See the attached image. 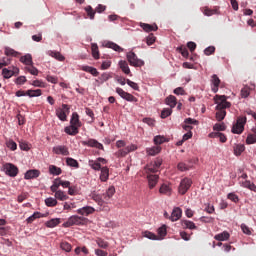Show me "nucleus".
<instances>
[{"instance_id":"1","label":"nucleus","mask_w":256,"mask_h":256,"mask_svg":"<svg viewBox=\"0 0 256 256\" xmlns=\"http://www.w3.org/2000/svg\"><path fill=\"white\" fill-rule=\"evenodd\" d=\"M214 99L217 105L216 119L217 121H223L227 116V111H225V109H229V107H231V102L227 101V96L225 95H216Z\"/></svg>"},{"instance_id":"2","label":"nucleus","mask_w":256,"mask_h":256,"mask_svg":"<svg viewBox=\"0 0 256 256\" xmlns=\"http://www.w3.org/2000/svg\"><path fill=\"white\" fill-rule=\"evenodd\" d=\"M89 219L83 217V216H78V215H73L68 218L66 222L63 223V227H73V225H87Z\"/></svg>"},{"instance_id":"3","label":"nucleus","mask_w":256,"mask_h":256,"mask_svg":"<svg viewBox=\"0 0 256 256\" xmlns=\"http://www.w3.org/2000/svg\"><path fill=\"white\" fill-rule=\"evenodd\" d=\"M247 123V117H238L236 123L232 127V133L235 135H241L245 131V124Z\"/></svg>"},{"instance_id":"4","label":"nucleus","mask_w":256,"mask_h":256,"mask_svg":"<svg viewBox=\"0 0 256 256\" xmlns=\"http://www.w3.org/2000/svg\"><path fill=\"white\" fill-rule=\"evenodd\" d=\"M126 57L132 67H143V65H145V61L139 59L135 52H128Z\"/></svg>"},{"instance_id":"5","label":"nucleus","mask_w":256,"mask_h":256,"mask_svg":"<svg viewBox=\"0 0 256 256\" xmlns=\"http://www.w3.org/2000/svg\"><path fill=\"white\" fill-rule=\"evenodd\" d=\"M191 185H193V180L190 178L182 179L178 187V193H180V195H185V193L191 189Z\"/></svg>"},{"instance_id":"6","label":"nucleus","mask_w":256,"mask_h":256,"mask_svg":"<svg viewBox=\"0 0 256 256\" xmlns=\"http://www.w3.org/2000/svg\"><path fill=\"white\" fill-rule=\"evenodd\" d=\"M116 93L125 101H129L130 103H137V98L133 96L131 93L126 92L122 88H116Z\"/></svg>"},{"instance_id":"7","label":"nucleus","mask_w":256,"mask_h":256,"mask_svg":"<svg viewBox=\"0 0 256 256\" xmlns=\"http://www.w3.org/2000/svg\"><path fill=\"white\" fill-rule=\"evenodd\" d=\"M4 171L9 177H17V175L19 174V168H17V166L12 163L4 164Z\"/></svg>"},{"instance_id":"8","label":"nucleus","mask_w":256,"mask_h":256,"mask_svg":"<svg viewBox=\"0 0 256 256\" xmlns=\"http://www.w3.org/2000/svg\"><path fill=\"white\" fill-rule=\"evenodd\" d=\"M53 153L55 155H64L67 156L69 155V148L65 145H58L52 148Z\"/></svg>"},{"instance_id":"9","label":"nucleus","mask_w":256,"mask_h":256,"mask_svg":"<svg viewBox=\"0 0 256 256\" xmlns=\"http://www.w3.org/2000/svg\"><path fill=\"white\" fill-rule=\"evenodd\" d=\"M82 145H86L87 147H95V149H100L103 151V144L99 143V141L95 139H89L87 141H82Z\"/></svg>"},{"instance_id":"10","label":"nucleus","mask_w":256,"mask_h":256,"mask_svg":"<svg viewBox=\"0 0 256 256\" xmlns=\"http://www.w3.org/2000/svg\"><path fill=\"white\" fill-rule=\"evenodd\" d=\"M147 179H148L149 189H154V187H156L157 183L159 182V175L148 174Z\"/></svg>"},{"instance_id":"11","label":"nucleus","mask_w":256,"mask_h":256,"mask_svg":"<svg viewBox=\"0 0 256 256\" xmlns=\"http://www.w3.org/2000/svg\"><path fill=\"white\" fill-rule=\"evenodd\" d=\"M78 215H85L86 217L89 215H93V213H95V208L91 207V206H85L82 208H79L77 210Z\"/></svg>"},{"instance_id":"12","label":"nucleus","mask_w":256,"mask_h":256,"mask_svg":"<svg viewBox=\"0 0 256 256\" xmlns=\"http://www.w3.org/2000/svg\"><path fill=\"white\" fill-rule=\"evenodd\" d=\"M90 197L93 201H95V203H97V205H99L100 207H103V204L105 203V201H107L103 195H99L95 192H92L90 194Z\"/></svg>"},{"instance_id":"13","label":"nucleus","mask_w":256,"mask_h":256,"mask_svg":"<svg viewBox=\"0 0 256 256\" xmlns=\"http://www.w3.org/2000/svg\"><path fill=\"white\" fill-rule=\"evenodd\" d=\"M211 83L213 93H217V91H219V85H221V79H219L217 74L212 75Z\"/></svg>"},{"instance_id":"14","label":"nucleus","mask_w":256,"mask_h":256,"mask_svg":"<svg viewBox=\"0 0 256 256\" xmlns=\"http://www.w3.org/2000/svg\"><path fill=\"white\" fill-rule=\"evenodd\" d=\"M181 215H183V211L181 210V208L176 207L172 211V214L170 216V220L173 221V222L179 221V219H181Z\"/></svg>"},{"instance_id":"15","label":"nucleus","mask_w":256,"mask_h":256,"mask_svg":"<svg viewBox=\"0 0 256 256\" xmlns=\"http://www.w3.org/2000/svg\"><path fill=\"white\" fill-rule=\"evenodd\" d=\"M41 175V172L37 169H34V170H28L26 173H25V176H24V179H37V177H39Z\"/></svg>"},{"instance_id":"16","label":"nucleus","mask_w":256,"mask_h":256,"mask_svg":"<svg viewBox=\"0 0 256 256\" xmlns=\"http://www.w3.org/2000/svg\"><path fill=\"white\" fill-rule=\"evenodd\" d=\"M70 125L77 127L78 129L81 127V120H79V114H77V112L72 114Z\"/></svg>"},{"instance_id":"17","label":"nucleus","mask_w":256,"mask_h":256,"mask_svg":"<svg viewBox=\"0 0 256 256\" xmlns=\"http://www.w3.org/2000/svg\"><path fill=\"white\" fill-rule=\"evenodd\" d=\"M64 131L67 135L75 136L79 134V128H77V126H73L72 124H70V126L65 127Z\"/></svg>"},{"instance_id":"18","label":"nucleus","mask_w":256,"mask_h":256,"mask_svg":"<svg viewBox=\"0 0 256 256\" xmlns=\"http://www.w3.org/2000/svg\"><path fill=\"white\" fill-rule=\"evenodd\" d=\"M100 180L105 183L109 180V168L107 166L102 167V169L100 170Z\"/></svg>"},{"instance_id":"19","label":"nucleus","mask_w":256,"mask_h":256,"mask_svg":"<svg viewBox=\"0 0 256 256\" xmlns=\"http://www.w3.org/2000/svg\"><path fill=\"white\" fill-rule=\"evenodd\" d=\"M146 153L151 157H155V155H159V153H161V146H153L151 148H147Z\"/></svg>"},{"instance_id":"20","label":"nucleus","mask_w":256,"mask_h":256,"mask_svg":"<svg viewBox=\"0 0 256 256\" xmlns=\"http://www.w3.org/2000/svg\"><path fill=\"white\" fill-rule=\"evenodd\" d=\"M54 193L56 201H67V199H69V196H67V194L63 190H58Z\"/></svg>"},{"instance_id":"21","label":"nucleus","mask_w":256,"mask_h":256,"mask_svg":"<svg viewBox=\"0 0 256 256\" xmlns=\"http://www.w3.org/2000/svg\"><path fill=\"white\" fill-rule=\"evenodd\" d=\"M119 67H120L121 71H123V73H125V75L131 74V69H129V64L127 63V61L121 60L119 62Z\"/></svg>"},{"instance_id":"22","label":"nucleus","mask_w":256,"mask_h":256,"mask_svg":"<svg viewBox=\"0 0 256 256\" xmlns=\"http://www.w3.org/2000/svg\"><path fill=\"white\" fill-rule=\"evenodd\" d=\"M80 69L82 71H85L86 73H90L91 75H93V77H97L99 75V71L91 66H81Z\"/></svg>"},{"instance_id":"23","label":"nucleus","mask_w":256,"mask_h":256,"mask_svg":"<svg viewBox=\"0 0 256 256\" xmlns=\"http://www.w3.org/2000/svg\"><path fill=\"white\" fill-rule=\"evenodd\" d=\"M166 105H169L171 109L175 108L177 106V97L170 95L165 100Z\"/></svg>"},{"instance_id":"24","label":"nucleus","mask_w":256,"mask_h":256,"mask_svg":"<svg viewBox=\"0 0 256 256\" xmlns=\"http://www.w3.org/2000/svg\"><path fill=\"white\" fill-rule=\"evenodd\" d=\"M59 223H61V219L52 218L51 220L45 222V226L48 227V229H53L54 227H57Z\"/></svg>"},{"instance_id":"25","label":"nucleus","mask_w":256,"mask_h":256,"mask_svg":"<svg viewBox=\"0 0 256 256\" xmlns=\"http://www.w3.org/2000/svg\"><path fill=\"white\" fill-rule=\"evenodd\" d=\"M229 237H230L229 232L224 231L222 233H219V234L215 235L214 239L216 241H227L229 239Z\"/></svg>"},{"instance_id":"26","label":"nucleus","mask_w":256,"mask_h":256,"mask_svg":"<svg viewBox=\"0 0 256 256\" xmlns=\"http://www.w3.org/2000/svg\"><path fill=\"white\" fill-rule=\"evenodd\" d=\"M140 27H142L146 33H151V31H157L158 29L157 25H150L147 23H141Z\"/></svg>"},{"instance_id":"27","label":"nucleus","mask_w":256,"mask_h":256,"mask_svg":"<svg viewBox=\"0 0 256 256\" xmlns=\"http://www.w3.org/2000/svg\"><path fill=\"white\" fill-rule=\"evenodd\" d=\"M181 225L183 229H191V230L197 229V226L193 223V221L182 220Z\"/></svg>"},{"instance_id":"28","label":"nucleus","mask_w":256,"mask_h":256,"mask_svg":"<svg viewBox=\"0 0 256 256\" xmlns=\"http://www.w3.org/2000/svg\"><path fill=\"white\" fill-rule=\"evenodd\" d=\"M20 62L24 63V65H33V57L31 54H26L20 58Z\"/></svg>"},{"instance_id":"29","label":"nucleus","mask_w":256,"mask_h":256,"mask_svg":"<svg viewBox=\"0 0 256 256\" xmlns=\"http://www.w3.org/2000/svg\"><path fill=\"white\" fill-rule=\"evenodd\" d=\"M210 137L218 138L220 143H227V136L221 132L211 133Z\"/></svg>"},{"instance_id":"30","label":"nucleus","mask_w":256,"mask_h":256,"mask_svg":"<svg viewBox=\"0 0 256 256\" xmlns=\"http://www.w3.org/2000/svg\"><path fill=\"white\" fill-rule=\"evenodd\" d=\"M159 193L161 195L170 196L171 195V187H169V185H167V184H162L159 189Z\"/></svg>"},{"instance_id":"31","label":"nucleus","mask_w":256,"mask_h":256,"mask_svg":"<svg viewBox=\"0 0 256 256\" xmlns=\"http://www.w3.org/2000/svg\"><path fill=\"white\" fill-rule=\"evenodd\" d=\"M114 195H115V187L110 186L106 191V193L103 194V197L106 201H109V199H111V197H113Z\"/></svg>"},{"instance_id":"32","label":"nucleus","mask_w":256,"mask_h":256,"mask_svg":"<svg viewBox=\"0 0 256 256\" xmlns=\"http://www.w3.org/2000/svg\"><path fill=\"white\" fill-rule=\"evenodd\" d=\"M25 95H27L28 97H41L42 91H41V89L27 90L25 92Z\"/></svg>"},{"instance_id":"33","label":"nucleus","mask_w":256,"mask_h":256,"mask_svg":"<svg viewBox=\"0 0 256 256\" xmlns=\"http://www.w3.org/2000/svg\"><path fill=\"white\" fill-rule=\"evenodd\" d=\"M59 187H61V178H56L53 181L52 186L50 187V190L52 191V193H56L57 191H59Z\"/></svg>"},{"instance_id":"34","label":"nucleus","mask_w":256,"mask_h":256,"mask_svg":"<svg viewBox=\"0 0 256 256\" xmlns=\"http://www.w3.org/2000/svg\"><path fill=\"white\" fill-rule=\"evenodd\" d=\"M46 207H57V198L49 197L44 201Z\"/></svg>"},{"instance_id":"35","label":"nucleus","mask_w":256,"mask_h":256,"mask_svg":"<svg viewBox=\"0 0 256 256\" xmlns=\"http://www.w3.org/2000/svg\"><path fill=\"white\" fill-rule=\"evenodd\" d=\"M4 53L7 57H18L19 52L15 51L13 48L6 47Z\"/></svg>"},{"instance_id":"36","label":"nucleus","mask_w":256,"mask_h":256,"mask_svg":"<svg viewBox=\"0 0 256 256\" xmlns=\"http://www.w3.org/2000/svg\"><path fill=\"white\" fill-rule=\"evenodd\" d=\"M48 55H50V57H53L54 59H57V61H63L65 59V57L57 51H48Z\"/></svg>"},{"instance_id":"37","label":"nucleus","mask_w":256,"mask_h":256,"mask_svg":"<svg viewBox=\"0 0 256 256\" xmlns=\"http://www.w3.org/2000/svg\"><path fill=\"white\" fill-rule=\"evenodd\" d=\"M49 173L51 175H61L62 170H61V168H59V167H57L55 165H50L49 166Z\"/></svg>"},{"instance_id":"38","label":"nucleus","mask_w":256,"mask_h":256,"mask_svg":"<svg viewBox=\"0 0 256 256\" xmlns=\"http://www.w3.org/2000/svg\"><path fill=\"white\" fill-rule=\"evenodd\" d=\"M106 47H108L109 49H113L114 51H117L118 53H122L123 48H121V46L113 43V42H108L106 44Z\"/></svg>"},{"instance_id":"39","label":"nucleus","mask_w":256,"mask_h":256,"mask_svg":"<svg viewBox=\"0 0 256 256\" xmlns=\"http://www.w3.org/2000/svg\"><path fill=\"white\" fill-rule=\"evenodd\" d=\"M41 212H34L33 215L26 219V223L31 224L35 219H41Z\"/></svg>"},{"instance_id":"40","label":"nucleus","mask_w":256,"mask_h":256,"mask_svg":"<svg viewBox=\"0 0 256 256\" xmlns=\"http://www.w3.org/2000/svg\"><path fill=\"white\" fill-rule=\"evenodd\" d=\"M243 151H245V145L243 144H238L234 147V155H236V157H239Z\"/></svg>"},{"instance_id":"41","label":"nucleus","mask_w":256,"mask_h":256,"mask_svg":"<svg viewBox=\"0 0 256 256\" xmlns=\"http://www.w3.org/2000/svg\"><path fill=\"white\" fill-rule=\"evenodd\" d=\"M84 10L86 11V13H87L89 19H91V20L95 19V13H96V11L93 9V7H91V6H86V7L84 8Z\"/></svg>"},{"instance_id":"42","label":"nucleus","mask_w":256,"mask_h":256,"mask_svg":"<svg viewBox=\"0 0 256 256\" xmlns=\"http://www.w3.org/2000/svg\"><path fill=\"white\" fill-rule=\"evenodd\" d=\"M157 171H159L158 168H156L152 163L145 167V173H147V175H151V173H157Z\"/></svg>"},{"instance_id":"43","label":"nucleus","mask_w":256,"mask_h":256,"mask_svg":"<svg viewBox=\"0 0 256 256\" xmlns=\"http://www.w3.org/2000/svg\"><path fill=\"white\" fill-rule=\"evenodd\" d=\"M91 51H92V56L95 59H99V46H97V44L95 43L91 44Z\"/></svg>"},{"instance_id":"44","label":"nucleus","mask_w":256,"mask_h":256,"mask_svg":"<svg viewBox=\"0 0 256 256\" xmlns=\"http://www.w3.org/2000/svg\"><path fill=\"white\" fill-rule=\"evenodd\" d=\"M89 165L90 167H92V169H94V171H101L103 168H101V163L93 160L89 161Z\"/></svg>"},{"instance_id":"45","label":"nucleus","mask_w":256,"mask_h":256,"mask_svg":"<svg viewBox=\"0 0 256 256\" xmlns=\"http://www.w3.org/2000/svg\"><path fill=\"white\" fill-rule=\"evenodd\" d=\"M25 71H27L31 75H39V70L37 68H35V66H33V64L25 67Z\"/></svg>"},{"instance_id":"46","label":"nucleus","mask_w":256,"mask_h":256,"mask_svg":"<svg viewBox=\"0 0 256 256\" xmlns=\"http://www.w3.org/2000/svg\"><path fill=\"white\" fill-rule=\"evenodd\" d=\"M56 115H57L58 119H60V121H67V114H66L65 110L58 109L56 111Z\"/></svg>"},{"instance_id":"47","label":"nucleus","mask_w":256,"mask_h":256,"mask_svg":"<svg viewBox=\"0 0 256 256\" xmlns=\"http://www.w3.org/2000/svg\"><path fill=\"white\" fill-rule=\"evenodd\" d=\"M96 243H97L98 247H100V249H107V247H109V242H107L101 238H98L96 240Z\"/></svg>"},{"instance_id":"48","label":"nucleus","mask_w":256,"mask_h":256,"mask_svg":"<svg viewBox=\"0 0 256 256\" xmlns=\"http://www.w3.org/2000/svg\"><path fill=\"white\" fill-rule=\"evenodd\" d=\"M166 141L167 139L164 136L158 135L154 137V143L156 146L163 145Z\"/></svg>"},{"instance_id":"49","label":"nucleus","mask_w":256,"mask_h":256,"mask_svg":"<svg viewBox=\"0 0 256 256\" xmlns=\"http://www.w3.org/2000/svg\"><path fill=\"white\" fill-rule=\"evenodd\" d=\"M249 95H251V88H249V86H244L241 89V97H243L244 99H247Z\"/></svg>"},{"instance_id":"50","label":"nucleus","mask_w":256,"mask_h":256,"mask_svg":"<svg viewBox=\"0 0 256 256\" xmlns=\"http://www.w3.org/2000/svg\"><path fill=\"white\" fill-rule=\"evenodd\" d=\"M66 164L69 167H75L76 169H78V167H79V162H77V160H75L73 158H67L66 159Z\"/></svg>"},{"instance_id":"51","label":"nucleus","mask_w":256,"mask_h":256,"mask_svg":"<svg viewBox=\"0 0 256 256\" xmlns=\"http://www.w3.org/2000/svg\"><path fill=\"white\" fill-rule=\"evenodd\" d=\"M177 51H179V53H181L182 57H185V59L189 57V50H187V47L180 46L177 48Z\"/></svg>"},{"instance_id":"52","label":"nucleus","mask_w":256,"mask_h":256,"mask_svg":"<svg viewBox=\"0 0 256 256\" xmlns=\"http://www.w3.org/2000/svg\"><path fill=\"white\" fill-rule=\"evenodd\" d=\"M158 239H163L165 235H167V226L163 225L160 228H158Z\"/></svg>"},{"instance_id":"53","label":"nucleus","mask_w":256,"mask_h":256,"mask_svg":"<svg viewBox=\"0 0 256 256\" xmlns=\"http://www.w3.org/2000/svg\"><path fill=\"white\" fill-rule=\"evenodd\" d=\"M177 169L178 171H189V169H191V167L189 165H187L185 162H180L177 165Z\"/></svg>"},{"instance_id":"54","label":"nucleus","mask_w":256,"mask_h":256,"mask_svg":"<svg viewBox=\"0 0 256 256\" xmlns=\"http://www.w3.org/2000/svg\"><path fill=\"white\" fill-rule=\"evenodd\" d=\"M173 113V110L171 108H164L161 112V119H167Z\"/></svg>"},{"instance_id":"55","label":"nucleus","mask_w":256,"mask_h":256,"mask_svg":"<svg viewBox=\"0 0 256 256\" xmlns=\"http://www.w3.org/2000/svg\"><path fill=\"white\" fill-rule=\"evenodd\" d=\"M144 237H146L147 239H151L152 241H157L159 239V236L149 231L144 232Z\"/></svg>"},{"instance_id":"56","label":"nucleus","mask_w":256,"mask_h":256,"mask_svg":"<svg viewBox=\"0 0 256 256\" xmlns=\"http://www.w3.org/2000/svg\"><path fill=\"white\" fill-rule=\"evenodd\" d=\"M2 75H3L4 79H11V77H13L12 70H9L7 68L2 69Z\"/></svg>"},{"instance_id":"57","label":"nucleus","mask_w":256,"mask_h":256,"mask_svg":"<svg viewBox=\"0 0 256 256\" xmlns=\"http://www.w3.org/2000/svg\"><path fill=\"white\" fill-rule=\"evenodd\" d=\"M227 129V126H225V123H216L213 126L214 131H225Z\"/></svg>"},{"instance_id":"58","label":"nucleus","mask_w":256,"mask_h":256,"mask_svg":"<svg viewBox=\"0 0 256 256\" xmlns=\"http://www.w3.org/2000/svg\"><path fill=\"white\" fill-rule=\"evenodd\" d=\"M155 41H157V38L155 37V35H153V33L149 34L148 37H146V43L148 46L153 45Z\"/></svg>"},{"instance_id":"59","label":"nucleus","mask_w":256,"mask_h":256,"mask_svg":"<svg viewBox=\"0 0 256 256\" xmlns=\"http://www.w3.org/2000/svg\"><path fill=\"white\" fill-rule=\"evenodd\" d=\"M247 145H253V143H256V134H249L246 138Z\"/></svg>"},{"instance_id":"60","label":"nucleus","mask_w":256,"mask_h":256,"mask_svg":"<svg viewBox=\"0 0 256 256\" xmlns=\"http://www.w3.org/2000/svg\"><path fill=\"white\" fill-rule=\"evenodd\" d=\"M111 74L104 72L103 74H101V76L99 77V81L100 83H105V81H109V79H111Z\"/></svg>"},{"instance_id":"61","label":"nucleus","mask_w":256,"mask_h":256,"mask_svg":"<svg viewBox=\"0 0 256 256\" xmlns=\"http://www.w3.org/2000/svg\"><path fill=\"white\" fill-rule=\"evenodd\" d=\"M60 247H61V249H62L63 251H66V253L71 252V249H72L71 244H69L68 242H62V243L60 244Z\"/></svg>"},{"instance_id":"62","label":"nucleus","mask_w":256,"mask_h":256,"mask_svg":"<svg viewBox=\"0 0 256 256\" xmlns=\"http://www.w3.org/2000/svg\"><path fill=\"white\" fill-rule=\"evenodd\" d=\"M19 147L22 151H29V149H31V147L29 146V143H27L25 141H20Z\"/></svg>"},{"instance_id":"63","label":"nucleus","mask_w":256,"mask_h":256,"mask_svg":"<svg viewBox=\"0 0 256 256\" xmlns=\"http://www.w3.org/2000/svg\"><path fill=\"white\" fill-rule=\"evenodd\" d=\"M8 149H10L11 151H16L17 150V143H15V141L13 140H9L7 143H6Z\"/></svg>"},{"instance_id":"64","label":"nucleus","mask_w":256,"mask_h":256,"mask_svg":"<svg viewBox=\"0 0 256 256\" xmlns=\"http://www.w3.org/2000/svg\"><path fill=\"white\" fill-rule=\"evenodd\" d=\"M15 83H16V85H25V83H27V77L20 76L15 79Z\"/></svg>"}]
</instances>
